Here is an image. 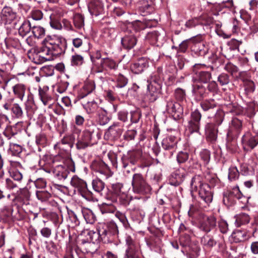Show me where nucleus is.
<instances>
[{"mask_svg": "<svg viewBox=\"0 0 258 258\" xmlns=\"http://www.w3.org/2000/svg\"><path fill=\"white\" fill-rule=\"evenodd\" d=\"M66 47L65 39L55 36H47L43 40L40 51L46 55L56 57L63 54Z\"/></svg>", "mask_w": 258, "mask_h": 258, "instance_id": "1", "label": "nucleus"}, {"mask_svg": "<svg viewBox=\"0 0 258 258\" xmlns=\"http://www.w3.org/2000/svg\"><path fill=\"white\" fill-rule=\"evenodd\" d=\"M236 199L240 200L243 204L248 202L247 198L243 196L238 186L234 187L231 191L224 193L223 202L227 207H230L234 205Z\"/></svg>", "mask_w": 258, "mask_h": 258, "instance_id": "2", "label": "nucleus"}, {"mask_svg": "<svg viewBox=\"0 0 258 258\" xmlns=\"http://www.w3.org/2000/svg\"><path fill=\"white\" fill-rule=\"evenodd\" d=\"M132 184L135 193L141 195L147 194L151 189L150 186L140 173H136L133 175Z\"/></svg>", "mask_w": 258, "mask_h": 258, "instance_id": "3", "label": "nucleus"}, {"mask_svg": "<svg viewBox=\"0 0 258 258\" xmlns=\"http://www.w3.org/2000/svg\"><path fill=\"white\" fill-rule=\"evenodd\" d=\"M126 248L124 258H142L139 253V243L132 236L127 235L125 237Z\"/></svg>", "mask_w": 258, "mask_h": 258, "instance_id": "4", "label": "nucleus"}, {"mask_svg": "<svg viewBox=\"0 0 258 258\" xmlns=\"http://www.w3.org/2000/svg\"><path fill=\"white\" fill-rule=\"evenodd\" d=\"M165 32L160 29V31L154 30L148 32L146 35V39L153 45L160 46L164 41Z\"/></svg>", "mask_w": 258, "mask_h": 258, "instance_id": "5", "label": "nucleus"}, {"mask_svg": "<svg viewBox=\"0 0 258 258\" xmlns=\"http://www.w3.org/2000/svg\"><path fill=\"white\" fill-rule=\"evenodd\" d=\"M190 116L191 118L188 121L187 129L191 134L199 133L202 114L199 110H196L191 113Z\"/></svg>", "mask_w": 258, "mask_h": 258, "instance_id": "6", "label": "nucleus"}, {"mask_svg": "<svg viewBox=\"0 0 258 258\" xmlns=\"http://www.w3.org/2000/svg\"><path fill=\"white\" fill-rule=\"evenodd\" d=\"M241 141L244 150L253 149L258 144V136L247 133L243 136Z\"/></svg>", "mask_w": 258, "mask_h": 258, "instance_id": "7", "label": "nucleus"}, {"mask_svg": "<svg viewBox=\"0 0 258 258\" xmlns=\"http://www.w3.org/2000/svg\"><path fill=\"white\" fill-rule=\"evenodd\" d=\"M118 68V64L113 59L105 57L101 59L99 66L98 67L97 72L101 73L104 71H115Z\"/></svg>", "mask_w": 258, "mask_h": 258, "instance_id": "8", "label": "nucleus"}, {"mask_svg": "<svg viewBox=\"0 0 258 258\" xmlns=\"http://www.w3.org/2000/svg\"><path fill=\"white\" fill-rule=\"evenodd\" d=\"M92 139V133L88 131H85L79 136L76 143V147L78 150L85 149L91 144Z\"/></svg>", "mask_w": 258, "mask_h": 258, "instance_id": "9", "label": "nucleus"}, {"mask_svg": "<svg viewBox=\"0 0 258 258\" xmlns=\"http://www.w3.org/2000/svg\"><path fill=\"white\" fill-rule=\"evenodd\" d=\"M177 141L174 136H170L164 138L162 142V147L165 150L169 151V157H171L176 149Z\"/></svg>", "mask_w": 258, "mask_h": 258, "instance_id": "10", "label": "nucleus"}, {"mask_svg": "<svg viewBox=\"0 0 258 258\" xmlns=\"http://www.w3.org/2000/svg\"><path fill=\"white\" fill-rule=\"evenodd\" d=\"M216 226V219L213 216H205L201 221L199 228L206 232H210Z\"/></svg>", "mask_w": 258, "mask_h": 258, "instance_id": "11", "label": "nucleus"}, {"mask_svg": "<svg viewBox=\"0 0 258 258\" xmlns=\"http://www.w3.org/2000/svg\"><path fill=\"white\" fill-rule=\"evenodd\" d=\"M71 184L83 196H84V195L88 191L87 185L86 181L76 175L74 176L72 178Z\"/></svg>", "mask_w": 258, "mask_h": 258, "instance_id": "12", "label": "nucleus"}, {"mask_svg": "<svg viewBox=\"0 0 258 258\" xmlns=\"http://www.w3.org/2000/svg\"><path fill=\"white\" fill-rule=\"evenodd\" d=\"M205 66L196 64L194 66L193 71L196 75L199 81L201 83H207L212 77L211 73L208 71H198L197 70L200 68L204 67Z\"/></svg>", "mask_w": 258, "mask_h": 258, "instance_id": "13", "label": "nucleus"}, {"mask_svg": "<svg viewBox=\"0 0 258 258\" xmlns=\"http://www.w3.org/2000/svg\"><path fill=\"white\" fill-rule=\"evenodd\" d=\"M192 93L197 101H200L208 95L206 87L201 83L192 85Z\"/></svg>", "mask_w": 258, "mask_h": 258, "instance_id": "14", "label": "nucleus"}, {"mask_svg": "<svg viewBox=\"0 0 258 258\" xmlns=\"http://www.w3.org/2000/svg\"><path fill=\"white\" fill-rule=\"evenodd\" d=\"M242 128V122L240 120L234 118L231 121V125L227 133V137L228 139L237 136Z\"/></svg>", "mask_w": 258, "mask_h": 258, "instance_id": "15", "label": "nucleus"}, {"mask_svg": "<svg viewBox=\"0 0 258 258\" xmlns=\"http://www.w3.org/2000/svg\"><path fill=\"white\" fill-rule=\"evenodd\" d=\"M53 173L54 176L58 180H64L70 173V169L65 164L58 165L54 168Z\"/></svg>", "mask_w": 258, "mask_h": 258, "instance_id": "16", "label": "nucleus"}, {"mask_svg": "<svg viewBox=\"0 0 258 258\" xmlns=\"http://www.w3.org/2000/svg\"><path fill=\"white\" fill-rule=\"evenodd\" d=\"M199 191V196L200 199L205 203L209 204L212 201L213 195L210 187L208 184H204Z\"/></svg>", "mask_w": 258, "mask_h": 258, "instance_id": "17", "label": "nucleus"}, {"mask_svg": "<svg viewBox=\"0 0 258 258\" xmlns=\"http://www.w3.org/2000/svg\"><path fill=\"white\" fill-rule=\"evenodd\" d=\"M148 67V60L144 57L139 58L131 67L132 71L135 74H140Z\"/></svg>", "mask_w": 258, "mask_h": 258, "instance_id": "18", "label": "nucleus"}, {"mask_svg": "<svg viewBox=\"0 0 258 258\" xmlns=\"http://www.w3.org/2000/svg\"><path fill=\"white\" fill-rule=\"evenodd\" d=\"M138 158V154L136 152H128L126 155H123L121 158L122 167L125 168L128 163L135 164Z\"/></svg>", "mask_w": 258, "mask_h": 258, "instance_id": "19", "label": "nucleus"}, {"mask_svg": "<svg viewBox=\"0 0 258 258\" xmlns=\"http://www.w3.org/2000/svg\"><path fill=\"white\" fill-rule=\"evenodd\" d=\"M137 43V38L132 33L124 36L121 39V44L123 48L126 49L133 48Z\"/></svg>", "mask_w": 258, "mask_h": 258, "instance_id": "20", "label": "nucleus"}, {"mask_svg": "<svg viewBox=\"0 0 258 258\" xmlns=\"http://www.w3.org/2000/svg\"><path fill=\"white\" fill-rule=\"evenodd\" d=\"M160 85L159 84L155 83L150 84L148 85V89L149 91L148 96L150 102H154L159 97L160 94Z\"/></svg>", "mask_w": 258, "mask_h": 258, "instance_id": "21", "label": "nucleus"}, {"mask_svg": "<svg viewBox=\"0 0 258 258\" xmlns=\"http://www.w3.org/2000/svg\"><path fill=\"white\" fill-rule=\"evenodd\" d=\"M167 111L173 116H179L182 111V108L179 104L174 102L172 100L167 101L166 104Z\"/></svg>", "mask_w": 258, "mask_h": 258, "instance_id": "22", "label": "nucleus"}, {"mask_svg": "<svg viewBox=\"0 0 258 258\" xmlns=\"http://www.w3.org/2000/svg\"><path fill=\"white\" fill-rule=\"evenodd\" d=\"M218 128L213 123H208L206 127L207 139L211 142H215L217 138Z\"/></svg>", "mask_w": 258, "mask_h": 258, "instance_id": "23", "label": "nucleus"}, {"mask_svg": "<svg viewBox=\"0 0 258 258\" xmlns=\"http://www.w3.org/2000/svg\"><path fill=\"white\" fill-rule=\"evenodd\" d=\"M93 167L94 170L100 174V175L104 176L105 178L107 177L109 172V168L104 162L102 161L98 162L93 165Z\"/></svg>", "mask_w": 258, "mask_h": 258, "instance_id": "24", "label": "nucleus"}, {"mask_svg": "<svg viewBox=\"0 0 258 258\" xmlns=\"http://www.w3.org/2000/svg\"><path fill=\"white\" fill-rule=\"evenodd\" d=\"M90 13L96 16L100 14L103 10V5L99 0H92L88 5Z\"/></svg>", "mask_w": 258, "mask_h": 258, "instance_id": "25", "label": "nucleus"}, {"mask_svg": "<svg viewBox=\"0 0 258 258\" xmlns=\"http://www.w3.org/2000/svg\"><path fill=\"white\" fill-rule=\"evenodd\" d=\"M16 17V14L10 7H6L2 11V18L7 23H10Z\"/></svg>", "mask_w": 258, "mask_h": 258, "instance_id": "26", "label": "nucleus"}, {"mask_svg": "<svg viewBox=\"0 0 258 258\" xmlns=\"http://www.w3.org/2000/svg\"><path fill=\"white\" fill-rule=\"evenodd\" d=\"M204 184H207L203 182L202 177L200 175H195L192 178L190 182L191 191H199Z\"/></svg>", "mask_w": 258, "mask_h": 258, "instance_id": "27", "label": "nucleus"}, {"mask_svg": "<svg viewBox=\"0 0 258 258\" xmlns=\"http://www.w3.org/2000/svg\"><path fill=\"white\" fill-rule=\"evenodd\" d=\"M26 87L23 84H17L13 87V91L15 95L23 101L25 96Z\"/></svg>", "mask_w": 258, "mask_h": 258, "instance_id": "28", "label": "nucleus"}, {"mask_svg": "<svg viewBox=\"0 0 258 258\" xmlns=\"http://www.w3.org/2000/svg\"><path fill=\"white\" fill-rule=\"evenodd\" d=\"M95 89V83L93 81H88L85 83L81 92L79 94L80 98H83L91 93Z\"/></svg>", "mask_w": 258, "mask_h": 258, "instance_id": "29", "label": "nucleus"}, {"mask_svg": "<svg viewBox=\"0 0 258 258\" xmlns=\"http://www.w3.org/2000/svg\"><path fill=\"white\" fill-rule=\"evenodd\" d=\"M184 177L183 174H180L179 171L176 170L171 174L169 183L172 185L178 186L182 182Z\"/></svg>", "mask_w": 258, "mask_h": 258, "instance_id": "30", "label": "nucleus"}, {"mask_svg": "<svg viewBox=\"0 0 258 258\" xmlns=\"http://www.w3.org/2000/svg\"><path fill=\"white\" fill-rule=\"evenodd\" d=\"M231 238L235 243L244 241L247 239L246 233L244 231L235 230L232 233Z\"/></svg>", "mask_w": 258, "mask_h": 258, "instance_id": "31", "label": "nucleus"}, {"mask_svg": "<svg viewBox=\"0 0 258 258\" xmlns=\"http://www.w3.org/2000/svg\"><path fill=\"white\" fill-rule=\"evenodd\" d=\"M83 234L86 236L87 241L94 244L97 242L100 238V235L98 231L95 232L93 230H86L83 232Z\"/></svg>", "mask_w": 258, "mask_h": 258, "instance_id": "32", "label": "nucleus"}, {"mask_svg": "<svg viewBox=\"0 0 258 258\" xmlns=\"http://www.w3.org/2000/svg\"><path fill=\"white\" fill-rule=\"evenodd\" d=\"M82 213L87 223L93 224L95 222L96 216L90 209L84 208L82 210Z\"/></svg>", "mask_w": 258, "mask_h": 258, "instance_id": "33", "label": "nucleus"}, {"mask_svg": "<svg viewBox=\"0 0 258 258\" xmlns=\"http://www.w3.org/2000/svg\"><path fill=\"white\" fill-rule=\"evenodd\" d=\"M235 222L237 226L247 224L249 222L250 218L248 214L241 213L235 216Z\"/></svg>", "mask_w": 258, "mask_h": 258, "instance_id": "34", "label": "nucleus"}, {"mask_svg": "<svg viewBox=\"0 0 258 258\" xmlns=\"http://www.w3.org/2000/svg\"><path fill=\"white\" fill-rule=\"evenodd\" d=\"M217 103L213 99H206L200 103V105L204 111H207L217 107Z\"/></svg>", "mask_w": 258, "mask_h": 258, "instance_id": "35", "label": "nucleus"}, {"mask_svg": "<svg viewBox=\"0 0 258 258\" xmlns=\"http://www.w3.org/2000/svg\"><path fill=\"white\" fill-rule=\"evenodd\" d=\"M187 248L189 258H196L199 255L200 248L196 244H191Z\"/></svg>", "mask_w": 258, "mask_h": 258, "instance_id": "36", "label": "nucleus"}, {"mask_svg": "<svg viewBox=\"0 0 258 258\" xmlns=\"http://www.w3.org/2000/svg\"><path fill=\"white\" fill-rule=\"evenodd\" d=\"M32 29L31 24L28 20L24 21L19 29V33L22 36H26Z\"/></svg>", "mask_w": 258, "mask_h": 258, "instance_id": "37", "label": "nucleus"}, {"mask_svg": "<svg viewBox=\"0 0 258 258\" xmlns=\"http://www.w3.org/2000/svg\"><path fill=\"white\" fill-rule=\"evenodd\" d=\"M108 131L110 134L113 135L114 137H119L123 132L122 128L120 127L119 123H115L112 124L108 128Z\"/></svg>", "mask_w": 258, "mask_h": 258, "instance_id": "38", "label": "nucleus"}, {"mask_svg": "<svg viewBox=\"0 0 258 258\" xmlns=\"http://www.w3.org/2000/svg\"><path fill=\"white\" fill-rule=\"evenodd\" d=\"M84 108L89 114L94 113L95 112L97 113V111L100 109L98 108L97 103L94 101L88 102L85 105Z\"/></svg>", "mask_w": 258, "mask_h": 258, "instance_id": "39", "label": "nucleus"}, {"mask_svg": "<svg viewBox=\"0 0 258 258\" xmlns=\"http://www.w3.org/2000/svg\"><path fill=\"white\" fill-rule=\"evenodd\" d=\"M73 23L76 28L81 29L84 26L83 16L80 14H75L73 16Z\"/></svg>", "mask_w": 258, "mask_h": 258, "instance_id": "40", "label": "nucleus"}, {"mask_svg": "<svg viewBox=\"0 0 258 258\" xmlns=\"http://www.w3.org/2000/svg\"><path fill=\"white\" fill-rule=\"evenodd\" d=\"M92 187L93 189L97 192H101L104 188V183L99 179H95L92 181Z\"/></svg>", "mask_w": 258, "mask_h": 258, "instance_id": "41", "label": "nucleus"}, {"mask_svg": "<svg viewBox=\"0 0 258 258\" xmlns=\"http://www.w3.org/2000/svg\"><path fill=\"white\" fill-rule=\"evenodd\" d=\"M97 114L99 119L100 124L104 125L109 121V118L107 116L106 111L102 108H100L97 111Z\"/></svg>", "mask_w": 258, "mask_h": 258, "instance_id": "42", "label": "nucleus"}, {"mask_svg": "<svg viewBox=\"0 0 258 258\" xmlns=\"http://www.w3.org/2000/svg\"><path fill=\"white\" fill-rule=\"evenodd\" d=\"M201 242L204 245L208 247H211L216 243L214 238L209 235L204 236L201 239Z\"/></svg>", "mask_w": 258, "mask_h": 258, "instance_id": "43", "label": "nucleus"}, {"mask_svg": "<svg viewBox=\"0 0 258 258\" xmlns=\"http://www.w3.org/2000/svg\"><path fill=\"white\" fill-rule=\"evenodd\" d=\"M100 211L102 214L113 213L115 211V207L112 204H103L100 207Z\"/></svg>", "mask_w": 258, "mask_h": 258, "instance_id": "44", "label": "nucleus"}, {"mask_svg": "<svg viewBox=\"0 0 258 258\" xmlns=\"http://www.w3.org/2000/svg\"><path fill=\"white\" fill-rule=\"evenodd\" d=\"M71 62L72 66H81L84 62V58L82 55L76 54L72 56Z\"/></svg>", "mask_w": 258, "mask_h": 258, "instance_id": "45", "label": "nucleus"}, {"mask_svg": "<svg viewBox=\"0 0 258 258\" xmlns=\"http://www.w3.org/2000/svg\"><path fill=\"white\" fill-rule=\"evenodd\" d=\"M39 94L40 99L44 105H48L49 102L51 101V97L47 92L41 89L39 90Z\"/></svg>", "mask_w": 258, "mask_h": 258, "instance_id": "46", "label": "nucleus"}, {"mask_svg": "<svg viewBox=\"0 0 258 258\" xmlns=\"http://www.w3.org/2000/svg\"><path fill=\"white\" fill-rule=\"evenodd\" d=\"M224 112L221 110L218 111L215 115V116L213 119V122L211 123L215 124L216 126H218L220 125L224 119Z\"/></svg>", "mask_w": 258, "mask_h": 258, "instance_id": "47", "label": "nucleus"}, {"mask_svg": "<svg viewBox=\"0 0 258 258\" xmlns=\"http://www.w3.org/2000/svg\"><path fill=\"white\" fill-rule=\"evenodd\" d=\"M32 32L35 37L39 38L44 35L45 30L40 26H34L32 27Z\"/></svg>", "mask_w": 258, "mask_h": 258, "instance_id": "48", "label": "nucleus"}, {"mask_svg": "<svg viewBox=\"0 0 258 258\" xmlns=\"http://www.w3.org/2000/svg\"><path fill=\"white\" fill-rule=\"evenodd\" d=\"M36 195L37 199L42 202L46 201L51 197L50 193L45 190L37 191Z\"/></svg>", "mask_w": 258, "mask_h": 258, "instance_id": "49", "label": "nucleus"}, {"mask_svg": "<svg viewBox=\"0 0 258 258\" xmlns=\"http://www.w3.org/2000/svg\"><path fill=\"white\" fill-rule=\"evenodd\" d=\"M12 111L17 118H20L23 116V110L21 106L17 103H15L11 108Z\"/></svg>", "mask_w": 258, "mask_h": 258, "instance_id": "50", "label": "nucleus"}, {"mask_svg": "<svg viewBox=\"0 0 258 258\" xmlns=\"http://www.w3.org/2000/svg\"><path fill=\"white\" fill-rule=\"evenodd\" d=\"M95 244L88 241L83 244L82 248L85 252L93 253L96 250V248H93Z\"/></svg>", "mask_w": 258, "mask_h": 258, "instance_id": "51", "label": "nucleus"}, {"mask_svg": "<svg viewBox=\"0 0 258 258\" xmlns=\"http://www.w3.org/2000/svg\"><path fill=\"white\" fill-rule=\"evenodd\" d=\"M123 185L120 183L113 184L112 185V193L115 196H119L121 194H123L122 188Z\"/></svg>", "mask_w": 258, "mask_h": 258, "instance_id": "52", "label": "nucleus"}, {"mask_svg": "<svg viewBox=\"0 0 258 258\" xmlns=\"http://www.w3.org/2000/svg\"><path fill=\"white\" fill-rule=\"evenodd\" d=\"M189 158V155L187 152L181 151L176 156V159L178 163H185Z\"/></svg>", "mask_w": 258, "mask_h": 258, "instance_id": "53", "label": "nucleus"}, {"mask_svg": "<svg viewBox=\"0 0 258 258\" xmlns=\"http://www.w3.org/2000/svg\"><path fill=\"white\" fill-rule=\"evenodd\" d=\"M239 175L238 170L236 167H231L229 169L228 178L230 180H235Z\"/></svg>", "mask_w": 258, "mask_h": 258, "instance_id": "54", "label": "nucleus"}, {"mask_svg": "<svg viewBox=\"0 0 258 258\" xmlns=\"http://www.w3.org/2000/svg\"><path fill=\"white\" fill-rule=\"evenodd\" d=\"M47 142L46 136L44 134H39L36 136V143L38 145L45 146Z\"/></svg>", "mask_w": 258, "mask_h": 258, "instance_id": "55", "label": "nucleus"}, {"mask_svg": "<svg viewBox=\"0 0 258 258\" xmlns=\"http://www.w3.org/2000/svg\"><path fill=\"white\" fill-rule=\"evenodd\" d=\"M108 226H105V228L102 227L100 228L99 227L98 230V234L100 235V238L101 240H105V237H107V238H109V236L110 235V234L108 231Z\"/></svg>", "mask_w": 258, "mask_h": 258, "instance_id": "56", "label": "nucleus"}, {"mask_svg": "<svg viewBox=\"0 0 258 258\" xmlns=\"http://www.w3.org/2000/svg\"><path fill=\"white\" fill-rule=\"evenodd\" d=\"M218 81L221 86L227 85L230 82L229 76L225 73H222L218 78Z\"/></svg>", "mask_w": 258, "mask_h": 258, "instance_id": "57", "label": "nucleus"}, {"mask_svg": "<svg viewBox=\"0 0 258 258\" xmlns=\"http://www.w3.org/2000/svg\"><path fill=\"white\" fill-rule=\"evenodd\" d=\"M10 177V178L13 180H15L16 183L20 182L23 178L22 173L18 170L13 171L11 172Z\"/></svg>", "mask_w": 258, "mask_h": 258, "instance_id": "58", "label": "nucleus"}, {"mask_svg": "<svg viewBox=\"0 0 258 258\" xmlns=\"http://www.w3.org/2000/svg\"><path fill=\"white\" fill-rule=\"evenodd\" d=\"M180 244L183 247H187L191 244L190 238L188 235L181 236L179 239Z\"/></svg>", "mask_w": 258, "mask_h": 258, "instance_id": "59", "label": "nucleus"}, {"mask_svg": "<svg viewBox=\"0 0 258 258\" xmlns=\"http://www.w3.org/2000/svg\"><path fill=\"white\" fill-rule=\"evenodd\" d=\"M245 90L247 93H252L255 90V85L253 81L246 80L244 82Z\"/></svg>", "mask_w": 258, "mask_h": 258, "instance_id": "60", "label": "nucleus"}, {"mask_svg": "<svg viewBox=\"0 0 258 258\" xmlns=\"http://www.w3.org/2000/svg\"><path fill=\"white\" fill-rule=\"evenodd\" d=\"M18 197L23 200H28L30 197V194L27 188H22L20 189Z\"/></svg>", "mask_w": 258, "mask_h": 258, "instance_id": "61", "label": "nucleus"}, {"mask_svg": "<svg viewBox=\"0 0 258 258\" xmlns=\"http://www.w3.org/2000/svg\"><path fill=\"white\" fill-rule=\"evenodd\" d=\"M5 185L6 188L9 190L13 189L18 187V184L15 182L11 178H8L6 179Z\"/></svg>", "mask_w": 258, "mask_h": 258, "instance_id": "62", "label": "nucleus"}, {"mask_svg": "<svg viewBox=\"0 0 258 258\" xmlns=\"http://www.w3.org/2000/svg\"><path fill=\"white\" fill-rule=\"evenodd\" d=\"M175 96L178 100H182L185 96L184 90L180 88H177L175 91Z\"/></svg>", "mask_w": 258, "mask_h": 258, "instance_id": "63", "label": "nucleus"}, {"mask_svg": "<svg viewBox=\"0 0 258 258\" xmlns=\"http://www.w3.org/2000/svg\"><path fill=\"white\" fill-rule=\"evenodd\" d=\"M127 79L122 75H119L117 79V85L118 88H122L127 84Z\"/></svg>", "mask_w": 258, "mask_h": 258, "instance_id": "64", "label": "nucleus"}]
</instances>
